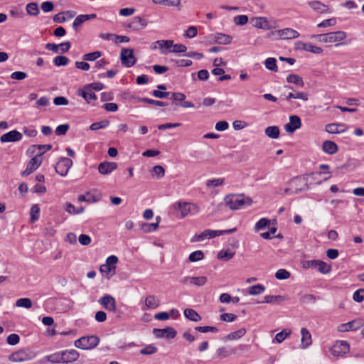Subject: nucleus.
I'll return each mask as SVG.
<instances>
[{"mask_svg": "<svg viewBox=\"0 0 364 364\" xmlns=\"http://www.w3.org/2000/svg\"><path fill=\"white\" fill-rule=\"evenodd\" d=\"M290 272L284 269H279L276 274L275 277L277 279L282 280V279H287L290 277Z\"/></svg>", "mask_w": 364, "mask_h": 364, "instance_id": "13d9d810", "label": "nucleus"}, {"mask_svg": "<svg viewBox=\"0 0 364 364\" xmlns=\"http://www.w3.org/2000/svg\"><path fill=\"white\" fill-rule=\"evenodd\" d=\"M308 5L311 9L319 14H326L330 12L329 6L318 1H309Z\"/></svg>", "mask_w": 364, "mask_h": 364, "instance_id": "4be33fe9", "label": "nucleus"}, {"mask_svg": "<svg viewBox=\"0 0 364 364\" xmlns=\"http://www.w3.org/2000/svg\"><path fill=\"white\" fill-rule=\"evenodd\" d=\"M265 287L262 284H256L249 288L248 293L250 295H258L263 293Z\"/></svg>", "mask_w": 364, "mask_h": 364, "instance_id": "37998d69", "label": "nucleus"}, {"mask_svg": "<svg viewBox=\"0 0 364 364\" xmlns=\"http://www.w3.org/2000/svg\"><path fill=\"white\" fill-rule=\"evenodd\" d=\"M214 41L216 43L222 45H228L232 41V36L220 33H218L214 36Z\"/></svg>", "mask_w": 364, "mask_h": 364, "instance_id": "a878e982", "label": "nucleus"}, {"mask_svg": "<svg viewBox=\"0 0 364 364\" xmlns=\"http://www.w3.org/2000/svg\"><path fill=\"white\" fill-rule=\"evenodd\" d=\"M348 129V126L341 123L328 124L325 127V131L329 134H339L345 132Z\"/></svg>", "mask_w": 364, "mask_h": 364, "instance_id": "f3484780", "label": "nucleus"}, {"mask_svg": "<svg viewBox=\"0 0 364 364\" xmlns=\"http://www.w3.org/2000/svg\"><path fill=\"white\" fill-rule=\"evenodd\" d=\"M169 99L172 100L173 104L178 106L179 105L178 102H183L186 99V95L181 92H171Z\"/></svg>", "mask_w": 364, "mask_h": 364, "instance_id": "4c0bfd02", "label": "nucleus"}, {"mask_svg": "<svg viewBox=\"0 0 364 364\" xmlns=\"http://www.w3.org/2000/svg\"><path fill=\"white\" fill-rule=\"evenodd\" d=\"M22 139V134L17 130H11L0 137L1 143L16 142Z\"/></svg>", "mask_w": 364, "mask_h": 364, "instance_id": "ddd939ff", "label": "nucleus"}, {"mask_svg": "<svg viewBox=\"0 0 364 364\" xmlns=\"http://www.w3.org/2000/svg\"><path fill=\"white\" fill-rule=\"evenodd\" d=\"M73 165V161L68 158L63 157L57 163L55 169V171L62 176L68 174L69 169Z\"/></svg>", "mask_w": 364, "mask_h": 364, "instance_id": "1a4fd4ad", "label": "nucleus"}, {"mask_svg": "<svg viewBox=\"0 0 364 364\" xmlns=\"http://www.w3.org/2000/svg\"><path fill=\"white\" fill-rule=\"evenodd\" d=\"M289 183L294 186L291 192L294 194L300 193L309 189L307 175L296 176L289 181Z\"/></svg>", "mask_w": 364, "mask_h": 364, "instance_id": "423d86ee", "label": "nucleus"}, {"mask_svg": "<svg viewBox=\"0 0 364 364\" xmlns=\"http://www.w3.org/2000/svg\"><path fill=\"white\" fill-rule=\"evenodd\" d=\"M16 306L17 307L30 309L32 307V301L28 298H21L16 300Z\"/></svg>", "mask_w": 364, "mask_h": 364, "instance_id": "58836bf2", "label": "nucleus"}, {"mask_svg": "<svg viewBox=\"0 0 364 364\" xmlns=\"http://www.w3.org/2000/svg\"><path fill=\"white\" fill-rule=\"evenodd\" d=\"M156 4H161L168 6H178L181 4V0H152Z\"/></svg>", "mask_w": 364, "mask_h": 364, "instance_id": "ea45409f", "label": "nucleus"}, {"mask_svg": "<svg viewBox=\"0 0 364 364\" xmlns=\"http://www.w3.org/2000/svg\"><path fill=\"white\" fill-rule=\"evenodd\" d=\"M360 323L354 320V321L348 322L346 323L341 324L339 326L338 330L341 332H346V331H348L357 330V329L360 328Z\"/></svg>", "mask_w": 364, "mask_h": 364, "instance_id": "393cba45", "label": "nucleus"}, {"mask_svg": "<svg viewBox=\"0 0 364 364\" xmlns=\"http://www.w3.org/2000/svg\"><path fill=\"white\" fill-rule=\"evenodd\" d=\"M349 351V345L346 341H341L336 343L331 348V353L334 356H342Z\"/></svg>", "mask_w": 364, "mask_h": 364, "instance_id": "2eb2a0df", "label": "nucleus"}, {"mask_svg": "<svg viewBox=\"0 0 364 364\" xmlns=\"http://www.w3.org/2000/svg\"><path fill=\"white\" fill-rule=\"evenodd\" d=\"M153 333L156 338H173L176 336V331L173 327L165 328H154Z\"/></svg>", "mask_w": 364, "mask_h": 364, "instance_id": "9b49d317", "label": "nucleus"}, {"mask_svg": "<svg viewBox=\"0 0 364 364\" xmlns=\"http://www.w3.org/2000/svg\"><path fill=\"white\" fill-rule=\"evenodd\" d=\"M118 262V257L115 255L109 256L106 259V263L112 269H116V264Z\"/></svg>", "mask_w": 364, "mask_h": 364, "instance_id": "69168bd1", "label": "nucleus"}, {"mask_svg": "<svg viewBox=\"0 0 364 364\" xmlns=\"http://www.w3.org/2000/svg\"><path fill=\"white\" fill-rule=\"evenodd\" d=\"M117 168L115 162L103 161L98 166V171L101 174L106 175L112 173Z\"/></svg>", "mask_w": 364, "mask_h": 364, "instance_id": "412c9836", "label": "nucleus"}, {"mask_svg": "<svg viewBox=\"0 0 364 364\" xmlns=\"http://www.w3.org/2000/svg\"><path fill=\"white\" fill-rule=\"evenodd\" d=\"M353 299L357 302H361L364 300V289H360L353 294Z\"/></svg>", "mask_w": 364, "mask_h": 364, "instance_id": "774afa93", "label": "nucleus"}, {"mask_svg": "<svg viewBox=\"0 0 364 364\" xmlns=\"http://www.w3.org/2000/svg\"><path fill=\"white\" fill-rule=\"evenodd\" d=\"M322 149L325 153L332 155L338 151V147L334 141L326 140L322 144Z\"/></svg>", "mask_w": 364, "mask_h": 364, "instance_id": "b1692460", "label": "nucleus"}, {"mask_svg": "<svg viewBox=\"0 0 364 364\" xmlns=\"http://www.w3.org/2000/svg\"><path fill=\"white\" fill-rule=\"evenodd\" d=\"M40 212V209L37 205H34L31 208V222L33 223L38 219V214Z\"/></svg>", "mask_w": 364, "mask_h": 364, "instance_id": "bf43d9fd", "label": "nucleus"}, {"mask_svg": "<svg viewBox=\"0 0 364 364\" xmlns=\"http://www.w3.org/2000/svg\"><path fill=\"white\" fill-rule=\"evenodd\" d=\"M102 55V53L101 51H95L83 55L82 59L85 61H95L100 58Z\"/></svg>", "mask_w": 364, "mask_h": 364, "instance_id": "a19ab883", "label": "nucleus"}, {"mask_svg": "<svg viewBox=\"0 0 364 364\" xmlns=\"http://www.w3.org/2000/svg\"><path fill=\"white\" fill-rule=\"evenodd\" d=\"M301 127V121L297 115H291L289 122L284 125V129L287 133L292 134Z\"/></svg>", "mask_w": 364, "mask_h": 364, "instance_id": "f8f14e48", "label": "nucleus"}, {"mask_svg": "<svg viewBox=\"0 0 364 364\" xmlns=\"http://www.w3.org/2000/svg\"><path fill=\"white\" fill-rule=\"evenodd\" d=\"M246 333V329L242 328L234 332H232L223 338L224 341L236 340L242 338Z\"/></svg>", "mask_w": 364, "mask_h": 364, "instance_id": "c85d7f7f", "label": "nucleus"}, {"mask_svg": "<svg viewBox=\"0 0 364 364\" xmlns=\"http://www.w3.org/2000/svg\"><path fill=\"white\" fill-rule=\"evenodd\" d=\"M277 35V38L281 39H294L299 36V33L296 30L291 28H285L274 31H271L267 34V38Z\"/></svg>", "mask_w": 364, "mask_h": 364, "instance_id": "0eeeda50", "label": "nucleus"}, {"mask_svg": "<svg viewBox=\"0 0 364 364\" xmlns=\"http://www.w3.org/2000/svg\"><path fill=\"white\" fill-rule=\"evenodd\" d=\"M317 259L304 260L301 262V266L304 269H316Z\"/></svg>", "mask_w": 364, "mask_h": 364, "instance_id": "0e129e2a", "label": "nucleus"}, {"mask_svg": "<svg viewBox=\"0 0 364 364\" xmlns=\"http://www.w3.org/2000/svg\"><path fill=\"white\" fill-rule=\"evenodd\" d=\"M225 203L231 210H237L243 205H250L252 200L250 198H245L243 195H228L224 198Z\"/></svg>", "mask_w": 364, "mask_h": 364, "instance_id": "f03ea898", "label": "nucleus"}, {"mask_svg": "<svg viewBox=\"0 0 364 364\" xmlns=\"http://www.w3.org/2000/svg\"><path fill=\"white\" fill-rule=\"evenodd\" d=\"M86 21H87V18L85 17L84 14L77 16L73 23V29L77 31L78 27H80Z\"/></svg>", "mask_w": 364, "mask_h": 364, "instance_id": "603ef678", "label": "nucleus"}, {"mask_svg": "<svg viewBox=\"0 0 364 364\" xmlns=\"http://www.w3.org/2000/svg\"><path fill=\"white\" fill-rule=\"evenodd\" d=\"M26 13L30 16H36L40 13L38 5L36 2H31L26 5Z\"/></svg>", "mask_w": 364, "mask_h": 364, "instance_id": "72a5a7b5", "label": "nucleus"}, {"mask_svg": "<svg viewBox=\"0 0 364 364\" xmlns=\"http://www.w3.org/2000/svg\"><path fill=\"white\" fill-rule=\"evenodd\" d=\"M265 68L271 71L277 72V60L274 58H268L264 61Z\"/></svg>", "mask_w": 364, "mask_h": 364, "instance_id": "e433bc0d", "label": "nucleus"}, {"mask_svg": "<svg viewBox=\"0 0 364 364\" xmlns=\"http://www.w3.org/2000/svg\"><path fill=\"white\" fill-rule=\"evenodd\" d=\"M316 269L320 273L326 274L331 271V266L325 262L317 259Z\"/></svg>", "mask_w": 364, "mask_h": 364, "instance_id": "2f4dec72", "label": "nucleus"}, {"mask_svg": "<svg viewBox=\"0 0 364 364\" xmlns=\"http://www.w3.org/2000/svg\"><path fill=\"white\" fill-rule=\"evenodd\" d=\"M191 280H192L191 284L197 286V287H202L206 284L208 279L206 277H204V276L192 277Z\"/></svg>", "mask_w": 364, "mask_h": 364, "instance_id": "de8ad7c7", "label": "nucleus"}, {"mask_svg": "<svg viewBox=\"0 0 364 364\" xmlns=\"http://www.w3.org/2000/svg\"><path fill=\"white\" fill-rule=\"evenodd\" d=\"M158 349L153 345H147L144 348L140 350L141 355H153L157 352Z\"/></svg>", "mask_w": 364, "mask_h": 364, "instance_id": "3c124183", "label": "nucleus"}, {"mask_svg": "<svg viewBox=\"0 0 364 364\" xmlns=\"http://www.w3.org/2000/svg\"><path fill=\"white\" fill-rule=\"evenodd\" d=\"M195 330L200 332V333H207V332H212V333H217L218 331V328L215 326H197L195 328Z\"/></svg>", "mask_w": 364, "mask_h": 364, "instance_id": "4d7b16f0", "label": "nucleus"}, {"mask_svg": "<svg viewBox=\"0 0 364 364\" xmlns=\"http://www.w3.org/2000/svg\"><path fill=\"white\" fill-rule=\"evenodd\" d=\"M70 126L68 124H61L57 127L55 129V134L58 136L65 135Z\"/></svg>", "mask_w": 364, "mask_h": 364, "instance_id": "338daca9", "label": "nucleus"}, {"mask_svg": "<svg viewBox=\"0 0 364 364\" xmlns=\"http://www.w3.org/2000/svg\"><path fill=\"white\" fill-rule=\"evenodd\" d=\"M53 63L56 66H65L69 63V59L64 55H58L53 59Z\"/></svg>", "mask_w": 364, "mask_h": 364, "instance_id": "49530a36", "label": "nucleus"}, {"mask_svg": "<svg viewBox=\"0 0 364 364\" xmlns=\"http://www.w3.org/2000/svg\"><path fill=\"white\" fill-rule=\"evenodd\" d=\"M336 24V18H331L328 19H326L323 21L322 22L319 23L317 26L318 28H325L328 26H332Z\"/></svg>", "mask_w": 364, "mask_h": 364, "instance_id": "e2e57ef3", "label": "nucleus"}, {"mask_svg": "<svg viewBox=\"0 0 364 364\" xmlns=\"http://www.w3.org/2000/svg\"><path fill=\"white\" fill-rule=\"evenodd\" d=\"M279 134V129L277 126H269L265 129V134L269 138L277 139Z\"/></svg>", "mask_w": 364, "mask_h": 364, "instance_id": "473e14b6", "label": "nucleus"}, {"mask_svg": "<svg viewBox=\"0 0 364 364\" xmlns=\"http://www.w3.org/2000/svg\"><path fill=\"white\" fill-rule=\"evenodd\" d=\"M155 44H158L161 49V53H165L164 51L162 50L164 48H170L173 46V41L171 40H159L155 42Z\"/></svg>", "mask_w": 364, "mask_h": 364, "instance_id": "8fccbe9b", "label": "nucleus"}, {"mask_svg": "<svg viewBox=\"0 0 364 364\" xmlns=\"http://www.w3.org/2000/svg\"><path fill=\"white\" fill-rule=\"evenodd\" d=\"M270 224V220L268 218H263L257 221L255 225V230L258 231L264 229Z\"/></svg>", "mask_w": 364, "mask_h": 364, "instance_id": "c03bdc74", "label": "nucleus"}, {"mask_svg": "<svg viewBox=\"0 0 364 364\" xmlns=\"http://www.w3.org/2000/svg\"><path fill=\"white\" fill-rule=\"evenodd\" d=\"M251 23L253 26L264 29L269 30L272 28V26L269 24L267 18L266 17H255L251 18Z\"/></svg>", "mask_w": 364, "mask_h": 364, "instance_id": "a211bd4d", "label": "nucleus"}, {"mask_svg": "<svg viewBox=\"0 0 364 364\" xmlns=\"http://www.w3.org/2000/svg\"><path fill=\"white\" fill-rule=\"evenodd\" d=\"M159 304V299L154 295H149L145 299V305L148 309H156Z\"/></svg>", "mask_w": 364, "mask_h": 364, "instance_id": "cd10ccee", "label": "nucleus"}, {"mask_svg": "<svg viewBox=\"0 0 364 364\" xmlns=\"http://www.w3.org/2000/svg\"><path fill=\"white\" fill-rule=\"evenodd\" d=\"M98 302L106 310L112 312L117 311V302L115 299L109 294L104 295L99 300Z\"/></svg>", "mask_w": 364, "mask_h": 364, "instance_id": "9d476101", "label": "nucleus"}, {"mask_svg": "<svg viewBox=\"0 0 364 364\" xmlns=\"http://www.w3.org/2000/svg\"><path fill=\"white\" fill-rule=\"evenodd\" d=\"M248 21V17L246 15H239L234 17V23L238 26L245 25Z\"/></svg>", "mask_w": 364, "mask_h": 364, "instance_id": "680f3d73", "label": "nucleus"}, {"mask_svg": "<svg viewBox=\"0 0 364 364\" xmlns=\"http://www.w3.org/2000/svg\"><path fill=\"white\" fill-rule=\"evenodd\" d=\"M42 160L38 159V156H35L29 161L26 168L21 173L23 176H28L35 171L41 164Z\"/></svg>", "mask_w": 364, "mask_h": 364, "instance_id": "dca6fc26", "label": "nucleus"}, {"mask_svg": "<svg viewBox=\"0 0 364 364\" xmlns=\"http://www.w3.org/2000/svg\"><path fill=\"white\" fill-rule=\"evenodd\" d=\"M301 347L302 348H306L312 343L311 335L309 330L306 328L301 329Z\"/></svg>", "mask_w": 364, "mask_h": 364, "instance_id": "5701e85b", "label": "nucleus"}, {"mask_svg": "<svg viewBox=\"0 0 364 364\" xmlns=\"http://www.w3.org/2000/svg\"><path fill=\"white\" fill-rule=\"evenodd\" d=\"M184 316L189 320L193 321H199L201 320V316L192 309H186L184 310Z\"/></svg>", "mask_w": 364, "mask_h": 364, "instance_id": "7c9ffc66", "label": "nucleus"}, {"mask_svg": "<svg viewBox=\"0 0 364 364\" xmlns=\"http://www.w3.org/2000/svg\"><path fill=\"white\" fill-rule=\"evenodd\" d=\"M158 229V223H143L141 225V230L146 232H151Z\"/></svg>", "mask_w": 364, "mask_h": 364, "instance_id": "5fc2aeb1", "label": "nucleus"}, {"mask_svg": "<svg viewBox=\"0 0 364 364\" xmlns=\"http://www.w3.org/2000/svg\"><path fill=\"white\" fill-rule=\"evenodd\" d=\"M173 208L176 210L180 212V218H183L189 214H196L199 212V208L197 205L188 202H177L173 204Z\"/></svg>", "mask_w": 364, "mask_h": 364, "instance_id": "7ed1b4c3", "label": "nucleus"}, {"mask_svg": "<svg viewBox=\"0 0 364 364\" xmlns=\"http://www.w3.org/2000/svg\"><path fill=\"white\" fill-rule=\"evenodd\" d=\"M204 254L200 250H196L189 255L188 259L190 262H195L203 259Z\"/></svg>", "mask_w": 364, "mask_h": 364, "instance_id": "a18cd8bd", "label": "nucleus"}, {"mask_svg": "<svg viewBox=\"0 0 364 364\" xmlns=\"http://www.w3.org/2000/svg\"><path fill=\"white\" fill-rule=\"evenodd\" d=\"M36 352L29 349H22L11 353L9 359L12 362H24L36 358Z\"/></svg>", "mask_w": 364, "mask_h": 364, "instance_id": "39448f33", "label": "nucleus"}, {"mask_svg": "<svg viewBox=\"0 0 364 364\" xmlns=\"http://www.w3.org/2000/svg\"><path fill=\"white\" fill-rule=\"evenodd\" d=\"M109 125V121L107 120V119H104V120H102V121L98 122L92 123L90 125V129L91 130H92V131H96V130H98L100 129L106 128Z\"/></svg>", "mask_w": 364, "mask_h": 364, "instance_id": "79ce46f5", "label": "nucleus"}, {"mask_svg": "<svg viewBox=\"0 0 364 364\" xmlns=\"http://www.w3.org/2000/svg\"><path fill=\"white\" fill-rule=\"evenodd\" d=\"M52 145L51 144H44V145H33L31 146L29 149H32V152H34L36 149L39 150L38 154L36 156H38V158L43 155L45 152L51 149Z\"/></svg>", "mask_w": 364, "mask_h": 364, "instance_id": "c9c22d12", "label": "nucleus"}, {"mask_svg": "<svg viewBox=\"0 0 364 364\" xmlns=\"http://www.w3.org/2000/svg\"><path fill=\"white\" fill-rule=\"evenodd\" d=\"M147 25L146 21L140 17L135 16L132 18V21L127 25V27L133 31H139L145 28Z\"/></svg>", "mask_w": 364, "mask_h": 364, "instance_id": "aec40b11", "label": "nucleus"}, {"mask_svg": "<svg viewBox=\"0 0 364 364\" xmlns=\"http://www.w3.org/2000/svg\"><path fill=\"white\" fill-rule=\"evenodd\" d=\"M100 343L96 336H82L74 342V346L80 349L90 350L95 348Z\"/></svg>", "mask_w": 364, "mask_h": 364, "instance_id": "20e7f679", "label": "nucleus"}, {"mask_svg": "<svg viewBox=\"0 0 364 364\" xmlns=\"http://www.w3.org/2000/svg\"><path fill=\"white\" fill-rule=\"evenodd\" d=\"M120 59L122 64L127 68L133 66L136 61L134 55V50L132 48L122 49Z\"/></svg>", "mask_w": 364, "mask_h": 364, "instance_id": "6e6552de", "label": "nucleus"}, {"mask_svg": "<svg viewBox=\"0 0 364 364\" xmlns=\"http://www.w3.org/2000/svg\"><path fill=\"white\" fill-rule=\"evenodd\" d=\"M291 334L290 330L284 329L279 333H277L275 336V340L279 343H282L285 338H287Z\"/></svg>", "mask_w": 364, "mask_h": 364, "instance_id": "864d4df0", "label": "nucleus"}, {"mask_svg": "<svg viewBox=\"0 0 364 364\" xmlns=\"http://www.w3.org/2000/svg\"><path fill=\"white\" fill-rule=\"evenodd\" d=\"M233 252L221 250L218 254V258L220 260L228 261L234 256Z\"/></svg>", "mask_w": 364, "mask_h": 364, "instance_id": "6e6d98bb", "label": "nucleus"}, {"mask_svg": "<svg viewBox=\"0 0 364 364\" xmlns=\"http://www.w3.org/2000/svg\"><path fill=\"white\" fill-rule=\"evenodd\" d=\"M77 95L82 97L87 103H90L92 100L97 99V95L89 87L85 86L82 89L77 90Z\"/></svg>", "mask_w": 364, "mask_h": 364, "instance_id": "6ab92c4d", "label": "nucleus"}, {"mask_svg": "<svg viewBox=\"0 0 364 364\" xmlns=\"http://www.w3.org/2000/svg\"><path fill=\"white\" fill-rule=\"evenodd\" d=\"M233 353H234V350H232L231 349L228 350L225 347H221L217 350L218 356L221 357V358H225V357H226L229 355L233 354Z\"/></svg>", "mask_w": 364, "mask_h": 364, "instance_id": "052dcab7", "label": "nucleus"}, {"mask_svg": "<svg viewBox=\"0 0 364 364\" xmlns=\"http://www.w3.org/2000/svg\"><path fill=\"white\" fill-rule=\"evenodd\" d=\"M80 358V353L74 350H64L48 355L38 360V364L61 363L68 364L77 361Z\"/></svg>", "mask_w": 364, "mask_h": 364, "instance_id": "f257e3e1", "label": "nucleus"}, {"mask_svg": "<svg viewBox=\"0 0 364 364\" xmlns=\"http://www.w3.org/2000/svg\"><path fill=\"white\" fill-rule=\"evenodd\" d=\"M287 82L288 83H292L300 87L304 86V82L301 77L296 74H289L287 77Z\"/></svg>", "mask_w": 364, "mask_h": 364, "instance_id": "c756f323", "label": "nucleus"}, {"mask_svg": "<svg viewBox=\"0 0 364 364\" xmlns=\"http://www.w3.org/2000/svg\"><path fill=\"white\" fill-rule=\"evenodd\" d=\"M284 298L282 296L278 295V296H272V295H267L264 297V300L262 303H274V302H279L281 301H284Z\"/></svg>", "mask_w": 364, "mask_h": 364, "instance_id": "09e8293b", "label": "nucleus"}, {"mask_svg": "<svg viewBox=\"0 0 364 364\" xmlns=\"http://www.w3.org/2000/svg\"><path fill=\"white\" fill-rule=\"evenodd\" d=\"M295 49L304 50L315 54H320L323 52V49L321 47L314 46L311 43H305L302 41H297L295 43Z\"/></svg>", "mask_w": 364, "mask_h": 364, "instance_id": "4468645a", "label": "nucleus"}, {"mask_svg": "<svg viewBox=\"0 0 364 364\" xmlns=\"http://www.w3.org/2000/svg\"><path fill=\"white\" fill-rule=\"evenodd\" d=\"M138 102H146L150 105H154L159 107H166L168 106V103L162 101L155 100L146 97H138Z\"/></svg>", "mask_w": 364, "mask_h": 364, "instance_id": "f704fd0d", "label": "nucleus"}, {"mask_svg": "<svg viewBox=\"0 0 364 364\" xmlns=\"http://www.w3.org/2000/svg\"><path fill=\"white\" fill-rule=\"evenodd\" d=\"M329 33V43H336L341 41L346 38V33L342 31L330 32Z\"/></svg>", "mask_w": 364, "mask_h": 364, "instance_id": "bb28decb", "label": "nucleus"}]
</instances>
